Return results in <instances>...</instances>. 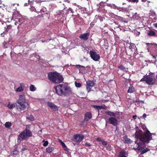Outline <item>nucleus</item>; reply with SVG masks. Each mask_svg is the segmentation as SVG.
<instances>
[{
    "label": "nucleus",
    "instance_id": "bf43d9fd",
    "mask_svg": "<svg viewBox=\"0 0 157 157\" xmlns=\"http://www.w3.org/2000/svg\"><path fill=\"white\" fill-rule=\"evenodd\" d=\"M118 129H119V128L117 127H116V131Z\"/></svg>",
    "mask_w": 157,
    "mask_h": 157
},
{
    "label": "nucleus",
    "instance_id": "4c0bfd02",
    "mask_svg": "<svg viewBox=\"0 0 157 157\" xmlns=\"http://www.w3.org/2000/svg\"><path fill=\"white\" fill-rule=\"evenodd\" d=\"M75 67L77 68H84V69H85V68H86L85 67H84V66H83L80 65H76Z\"/></svg>",
    "mask_w": 157,
    "mask_h": 157
},
{
    "label": "nucleus",
    "instance_id": "7ed1b4c3",
    "mask_svg": "<svg viewBox=\"0 0 157 157\" xmlns=\"http://www.w3.org/2000/svg\"><path fill=\"white\" fill-rule=\"evenodd\" d=\"M48 78L52 82L57 84L63 82L64 80L62 75L56 71L48 73Z\"/></svg>",
    "mask_w": 157,
    "mask_h": 157
},
{
    "label": "nucleus",
    "instance_id": "a19ab883",
    "mask_svg": "<svg viewBox=\"0 0 157 157\" xmlns=\"http://www.w3.org/2000/svg\"><path fill=\"white\" fill-rule=\"evenodd\" d=\"M39 8L37 9V7H36V8H35V10L36 12L37 13H39L40 12L41 10V8L40 7V5L39 6Z\"/></svg>",
    "mask_w": 157,
    "mask_h": 157
},
{
    "label": "nucleus",
    "instance_id": "9d476101",
    "mask_svg": "<svg viewBox=\"0 0 157 157\" xmlns=\"http://www.w3.org/2000/svg\"><path fill=\"white\" fill-rule=\"evenodd\" d=\"M108 122L109 124L116 126L118 124L117 120L114 117H111L108 119Z\"/></svg>",
    "mask_w": 157,
    "mask_h": 157
},
{
    "label": "nucleus",
    "instance_id": "cd10ccee",
    "mask_svg": "<svg viewBox=\"0 0 157 157\" xmlns=\"http://www.w3.org/2000/svg\"><path fill=\"white\" fill-rule=\"evenodd\" d=\"M20 19H19L18 20V21H16L15 22L14 24L15 25L17 26V29H18V31L17 32V33H18L19 32V27L20 25Z\"/></svg>",
    "mask_w": 157,
    "mask_h": 157
},
{
    "label": "nucleus",
    "instance_id": "680f3d73",
    "mask_svg": "<svg viewBox=\"0 0 157 157\" xmlns=\"http://www.w3.org/2000/svg\"><path fill=\"white\" fill-rule=\"evenodd\" d=\"M97 110H98V111H99V108H98V105L97 108L96 109Z\"/></svg>",
    "mask_w": 157,
    "mask_h": 157
},
{
    "label": "nucleus",
    "instance_id": "393cba45",
    "mask_svg": "<svg viewBox=\"0 0 157 157\" xmlns=\"http://www.w3.org/2000/svg\"><path fill=\"white\" fill-rule=\"evenodd\" d=\"M118 68L121 70L124 71V72H126V70L125 67L122 65L118 67Z\"/></svg>",
    "mask_w": 157,
    "mask_h": 157
},
{
    "label": "nucleus",
    "instance_id": "c03bdc74",
    "mask_svg": "<svg viewBox=\"0 0 157 157\" xmlns=\"http://www.w3.org/2000/svg\"><path fill=\"white\" fill-rule=\"evenodd\" d=\"M37 40L36 39H33L30 40V42L31 43H35L37 41Z\"/></svg>",
    "mask_w": 157,
    "mask_h": 157
},
{
    "label": "nucleus",
    "instance_id": "c85d7f7f",
    "mask_svg": "<svg viewBox=\"0 0 157 157\" xmlns=\"http://www.w3.org/2000/svg\"><path fill=\"white\" fill-rule=\"evenodd\" d=\"M5 125L6 127L9 128L11 126V124L10 122H6L5 124Z\"/></svg>",
    "mask_w": 157,
    "mask_h": 157
},
{
    "label": "nucleus",
    "instance_id": "39448f33",
    "mask_svg": "<svg viewBox=\"0 0 157 157\" xmlns=\"http://www.w3.org/2000/svg\"><path fill=\"white\" fill-rule=\"evenodd\" d=\"M32 136V132L28 129H26L20 133V138L24 140H27Z\"/></svg>",
    "mask_w": 157,
    "mask_h": 157
},
{
    "label": "nucleus",
    "instance_id": "2eb2a0df",
    "mask_svg": "<svg viewBox=\"0 0 157 157\" xmlns=\"http://www.w3.org/2000/svg\"><path fill=\"white\" fill-rule=\"evenodd\" d=\"M92 118L91 113L90 112H87L84 115V118L83 120L84 122H87L89 120L91 119Z\"/></svg>",
    "mask_w": 157,
    "mask_h": 157
},
{
    "label": "nucleus",
    "instance_id": "0e129e2a",
    "mask_svg": "<svg viewBox=\"0 0 157 157\" xmlns=\"http://www.w3.org/2000/svg\"><path fill=\"white\" fill-rule=\"evenodd\" d=\"M18 136V140L19 139H20V135H19Z\"/></svg>",
    "mask_w": 157,
    "mask_h": 157
},
{
    "label": "nucleus",
    "instance_id": "ea45409f",
    "mask_svg": "<svg viewBox=\"0 0 157 157\" xmlns=\"http://www.w3.org/2000/svg\"><path fill=\"white\" fill-rule=\"evenodd\" d=\"M43 142H44L43 144V145L44 147H46L48 144V141H45L44 140L43 141Z\"/></svg>",
    "mask_w": 157,
    "mask_h": 157
},
{
    "label": "nucleus",
    "instance_id": "bb28decb",
    "mask_svg": "<svg viewBox=\"0 0 157 157\" xmlns=\"http://www.w3.org/2000/svg\"><path fill=\"white\" fill-rule=\"evenodd\" d=\"M67 10V11H66V14H69L70 12L72 13V16H73V13H74V11H73V9L72 8H69L67 10Z\"/></svg>",
    "mask_w": 157,
    "mask_h": 157
},
{
    "label": "nucleus",
    "instance_id": "20e7f679",
    "mask_svg": "<svg viewBox=\"0 0 157 157\" xmlns=\"http://www.w3.org/2000/svg\"><path fill=\"white\" fill-rule=\"evenodd\" d=\"M140 81H145L147 84L150 85L156 84L157 82V71L156 77L155 73L150 72L148 75H144Z\"/></svg>",
    "mask_w": 157,
    "mask_h": 157
},
{
    "label": "nucleus",
    "instance_id": "a18cd8bd",
    "mask_svg": "<svg viewBox=\"0 0 157 157\" xmlns=\"http://www.w3.org/2000/svg\"><path fill=\"white\" fill-rule=\"evenodd\" d=\"M129 2H138L139 1V0H127Z\"/></svg>",
    "mask_w": 157,
    "mask_h": 157
},
{
    "label": "nucleus",
    "instance_id": "c9c22d12",
    "mask_svg": "<svg viewBox=\"0 0 157 157\" xmlns=\"http://www.w3.org/2000/svg\"><path fill=\"white\" fill-rule=\"evenodd\" d=\"M75 86L78 87H80L82 85L80 83L77 82H75Z\"/></svg>",
    "mask_w": 157,
    "mask_h": 157
},
{
    "label": "nucleus",
    "instance_id": "de8ad7c7",
    "mask_svg": "<svg viewBox=\"0 0 157 157\" xmlns=\"http://www.w3.org/2000/svg\"><path fill=\"white\" fill-rule=\"evenodd\" d=\"M85 146L86 147H90L91 146V145L90 144L86 142L85 144Z\"/></svg>",
    "mask_w": 157,
    "mask_h": 157
},
{
    "label": "nucleus",
    "instance_id": "a878e982",
    "mask_svg": "<svg viewBox=\"0 0 157 157\" xmlns=\"http://www.w3.org/2000/svg\"><path fill=\"white\" fill-rule=\"evenodd\" d=\"M134 91V88L133 86H131L129 87V88L128 90V93H132Z\"/></svg>",
    "mask_w": 157,
    "mask_h": 157
},
{
    "label": "nucleus",
    "instance_id": "864d4df0",
    "mask_svg": "<svg viewBox=\"0 0 157 157\" xmlns=\"http://www.w3.org/2000/svg\"><path fill=\"white\" fill-rule=\"evenodd\" d=\"M17 92H20V87H19L16 90Z\"/></svg>",
    "mask_w": 157,
    "mask_h": 157
},
{
    "label": "nucleus",
    "instance_id": "69168bd1",
    "mask_svg": "<svg viewBox=\"0 0 157 157\" xmlns=\"http://www.w3.org/2000/svg\"><path fill=\"white\" fill-rule=\"evenodd\" d=\"M40 131L41 132H42V129H40Z\"/></svg>",
    "mask_w": 157,
    "mask_h": 157
},
{
    "label": "nucleus",
    "instance_id": "ddd939ff",
    "mask_svg": "<svg viewBox=\"0 0 157 157\" xmlns=\"http://www.w3.org/2000/svg\"><path fill=\"white\" fill-rule=\"evenodd\" d=\"M146 44L147 45V49L148 50V51H149V49L150 48L152 49L153 48V50L154 51H156L157 50V44L156 43H146Z\"/></svg>",
    "mask_w": 157,
    "mask_h": 157
},
{
    "label": "nucleus",
    "instance_id": "c756f323",
    "mask_svg": "<svg viewBox=\"0 0 157 157\" xmlns=\"http://www.w3.org/2000/svg\"><path fill=\"white\" fill-rule=\"evenodd\" d=\"M29 90L31 91H34L36 90V89L34 85H31L30 86Z\"/></svg>",
    "mask_w": 157,
    "mask_h": 157
},
{
    "label": "nucleus",
    "instance_id": "b1692460",
    "mask_svg": "<svg viewBox=\"0 0 157 157\" xmlns=\"http://www.w3.org/2000/svg\"><path fill=\"white\" fill-rule=\"evenodd\" d=\"M147 35L150 36H154L155 35L156 33L154 31L151 30L147 33Z\"/></svg>",
    "mask_w": 157,
    "mask_h": 157
},
{
    "label": "nucleus",
    "instance_id": "09e8293b",
    "mask_svg": "<svg viewBox=\"0 0 157 157\" xmlns=\"http://www.w3.org/2000/svg\"><path fill=\"white\" fill-rule=\"evenodd\" d=\"M91 107L95 109H97L98 105H91Z\"/></svg>",
    "mask_w": 157,
    "mask_h": 157
},
{
    "label": "nucleus",
    "instance_id": "58836bf2",
    "mask_svg": "<svg viewBox=\"0 0 157 157\" xmlns=\"http://www.w3.org/2000/svg\"><path fill=\"white\" fill-rule=\"evenodd\" d=\"M61 144L62 147L65 150L67 151L66 149L67 148V147L65 144L63 142H62L61 143Z\"/></svg>",
    "mask_w": 157,
    "mask_h": 157
},
{
    "label": "nucleus",
    "instance_id": "6ab92c4d",
    "mask_svg": "<svg viewBox=\"0 0 157 157\" xmlns=\"http://www.w3.org/2000/svg\"><path fill=\"white\" fill-rule=\"evenodd\" d=\"M126 151L124 150H122L119 152L118 157H127L126 156Z\"/></svg>",
    "mask_w": 157,
    "mask_h": 157
},
{
    "label": "nucleus",
    "instance_id": "f704fd0d",
    "mask_svg": "<svg viewBox=\"0 0 157 157\" xmlns=\"http://www.w3.org/2000/svg\"><path fill=\"white\" fill-rule=\"evenodd\" d=\"M24 84L20 83V92L22 91L24 89Z\"/></svg>",
    "mask_w": 157,
    "mask_h": 157
},
{
    "label": "nucleus",
    "instance_id": "4d7b16f0",
    "mask_svg": "<svg viewBox=\"0 0 157 157\" xmlns=\"http://www.w3.org/2000/svg\"><path fill=\"white\" fill-rule=\"evenodd\" d=\"M47 13H45V14H41V16H42V17H43L44 16V15H47Z\"/></svg>",
    "mask_w": 157,
    "mask_h": 157
},
{
    "label": "nucleus",
    "instance_id": "f257e3e1",
    "mask_svg": "<svg viewBox=\"0 0 157 157\" xmlns=\"http://www.w3.org/2000/svg\"><path fill=\"white\" fill-rule=\"evenodd\" d=\"M135 128L136 130L135 133L136 137L139 139L144 145L148 144L152 138L151 133L150 131L147 130L143 133L141 130L138 129V127Z\"/></svg>",
    "mask_w": 157,
    "mask_h": 157
},
{
    "label": "nucleus",
    "instance_id": "6e6d98bb",
    "mask_svg": "<svg viewBox=\"0 0 157 157\" xmlns=\"http://www.w3.org/2000/svg\"><path fill=\"white\" fill-rule=\"evenodd\" d=\"M35 57L37 58V59H39L40 58V56L39 55H36V56H35Z\"/></svg>",
    "mask_w": 157,
    "mask_h": 157
},
{
    "label": "nucleus",
    "instance_id": "423d86ee",
    "mask_svg": "<svg viewBox=\"0 0 157 157\" xmlns=\"http://www.w3.org/2000/svg\"><path fill=\"white\" fill-rule=\"evenodd\" d=\"M28 106V103L26 101L25 95H20V110L25 109Z\"/></svg>",
    "mask_w": 157,
    "mask_h": 157
},
{
    "label": "nucleus",
    "instance_id": "4be33fe9",
    "mask_svg": "<svg viewBox=\"0 0 157 157\" xmlns=\"http://www.w3.org/2000/svg\"><path fill=\"white\" fill-rule=\"evenodd\" d=\"M129 47V49L131 50V51L133 52V50H135L136 46L135 44L133 43H130Z\"/></svg>",
    "mask_w": 157,
    "mask_h": 157
},
{
    "label": "nucleus",
    "instance_id": "412c9836",
    "mask_svg": "<svg viewBox=\"0 0 157 157\" xmlns=\"http://www.w3.org/2000/svg\"><path fill=\"white\" fill-rule=\"evenodd\" d=\"M54 149V148L52 147H47L46 148V151L48 153H50L52 152L53 151Z\"/></svg>",
    "mask_w": 157,
    "mask_h": 157
},
{
    "label": "nucleus",
    "instance_id": "7c9ffc66",
    "mask_svg": "<svg viewBox=\"0 0 157 157\" xmlns=\"http://www.w3.org/2000/svg\"><path fill=\"white\" fill-rule=\"evenodd\" d=\"M99 110L101 109H107V106L105 105H98Z\"/></svg>",
    "mask_w": 157,
    "mask_h": 157
},
{
    "label": "nucleus",
    "instance_id": "338daca9",
    "mask_svg": "<svg viewBox=\"0 0 157 157\" xmlns=\"http://www.w3.org/2000/svg\"><path fill=\"white\" fill-rule=\"evenodd\" d=\"M106 46L107 47V48L108 46L107 45H106Z\"/></svg>",
    "mask_w": 157,
    "mask_h": 157
},
{
    "label": "nucleus",
    "instance_id": "1a4fd4ad",
    "mask_svg": "<svg viewBox=\"0 0 157 157\" xmlns=\"http://www.w3.org/2000/svg\"><path fill=\"white\" fill-rule=\"evenodd\" d=\"M86 89L88 92H90L92 90L91 88L94 86L95 82L93 80H88L86 82Z\"/></svg>",
    "mask_w": 157,
    "mask_h": 157
},
{
    "label": "nucleus",
    "instance_id": "dca6fc26",
    "mask_svg": "<svg viewBox=\"0 0 157 157\" xmlns=\"http://www.w3.org/2000/svg\"><path fill=\"white\" fill-rule=\"evenodd\" d=\"M17 104H20V101L19 99L17 100V103H15V104H10V103L9 102V104L7 105V106L8 108L10 109H13L14 107H15V106H16L17 109H18L19 108L17 106H19V105H17Z\"/></svg>",
    "mask_w": 157,
    "mask_h": 157
},
{
    "label": "nucleus",
    "instance_id": "49530a36",
    "mask_svg": "<svg viewBox=\"0 0 157 157\" xmlns=\"http://www.w3.org/2000/svg\"><path fill=\"white\" fill-rule=\"evenodd\" d=\"M96 140L98 142H102V141H103V140L100 137H98L97 138Z\"/></svg>",
    "mask_w": 157,
    "mask_h": 157
},
{
    "label": "nucleus",
    "instance_id": "603ef678",
    "mask_svg": "<svg viewBox=\"0 0 157 157\" xmlns=\"http://www.w3.org/2000/svg\"><path fill=\"white\" fill-rule=\"evenodd\" d=\"M132 118L134 119H136L137 118V116L136 115H134L132 116Z\"/></svg>",
    "mask_w": 157,
    "mask_h": 157
},
{
    "label": "nucleus",
    "instance_id": "a211bd4d",
    "mask_svg": "<svg viewBox=\"0 0 157 157\" xmlns=\"http://www.w3.org/2000/svg\"><path fill=\"white\" fill-rule=\"evenodd\" d=\"M123 138L125 142L127 144H131L132 142V140L128 137L127 135L124 136Z\"/></svg>",
    "mask_w": 157,
    "mask_h": 157
},
{
    "label": "nucleus",
    "instance_id": "37998d69",
    "mask_svg": "<svg viewBox=\"0 0 157 157\" xmlns=\"http://www.w3.org/2000/svg\"><path fill=\"white\" fill-rule=\"evenodd\" d=\"M136 35L137 36H138L140 34V32L138 31L137 30L134 31Z\"/></svg>",
    "mask_w": 157,
    "mask_h": 157
},
{
    "label": "nucleus",
    "instance_id": "f8f14e48",
    "mask_svg": "<svg viewBox=\"0 0 157 157\" xmlns=\"http://www.w3.org/2000/svg\"><path fill=\"white\" fill-rule=\"evenodd\" d=\"M47 105L50 109L53 111H56L58 110L59 107L52 102H48Z\"/></svg>",
    "mask_w": 157,
    "mask_h": 157
},
{
    "label": "nucleus",
    "instance_id": "5fc2aeb1",
    "mask_svg": "<svg viewBox=\"0 0 157 157\" xmlns=\"http://www.w3.org/2000/svg\"><path fill=\"white\" fill-rule=\"evenodd\" d=\"M141 1L143 2H146V1H147V2H148V3L150 2L148 1H147V0H141Z\"/></svg>",
    "mask_w": 157,
    "mask_h": 157
},
{
    "label": "nucleus",
    "instance_id": "4468645a",
    "mask_svg": "<svg viewBox=\"0 0 157 157\" xmlns=\"http://www.w3.org/2000/svg\"><path fill=\"white\" fill-rule=\"evenodd\" d=\"M90 34V33L89 32L82 33L80 35L79 37L82 40H86L88 39Z\"/></svg>",
    "mask_w": 157,
    "mask_h": 157
},
{
    "label": "nucleus",
    "instance_id": "79ce46f5",
    "mask_svg": "<svg viewBox=\"0 0 157 157\" xmlns=\"http://www.w3.org/2000/svg\"><path fill=\"white\" fill-rule=\"evenodd\" d=\"M102 144L104 146H106L107 145V142L105 141H104L103 140L101 142Z\"/></svg>",
    "mask_w": 157,
    "mask_h": 157
},
{
    "label": "nucleus",
    "instance_id": "f3484780",
    "mask_svg": "<svg viewBox=\"0 0 157 157\" xmlns=\"http://www.w3.org/2000/svg\"><path fill=\"white\" fill-rule=\"evenodd\" d=\"M28 19L27 18H24L20 14V25L23 24L26 25L27 23Z\"/></svg>",
    "mask_w": 157,
    "mask_h": 157
},
{
    "label": "nucleus",
    "instance_id": "f03ea898",
    "mask_svg": "<svg viewBox=\"0 0 157 157\" xmlns=\"http://www.w3.org/2000/svg\"><path fill=\"white\" fill-rule=\"evenodd\" d=\"M56 93L59 96H67L71 92L70 88L64 84H59L54 87Z\"/></svg>",
    "mask_w": 157,
    "mask_h": 157
},
{
    "label": "nucleus",
    "instance_id": "2f4dec72",
    "mask_svg": "<svg viewBox=\"0 0 157 157\" xmlns=\"http://www.w3.org/2000/svg\"><path fill=\"white\" fill-rule=\"evenodd\" d=\"M27 118L32 121H33L34 120V118L32 115L29 116Z\"/></svg>",
    "mask_w": 157,
    "mask_h": 157
},
{
    "label": "nucleus",
    "instance_id": "9b49d317",
    "mask_svg": "<svg viewBox=\"0 0 157 157\" xmlns=\"http://www.w3.org/2000/svg\"><path fill=\"white\" fill-rule=\"evenodd\" d=\"M73 137L76 142L79 143L82 141L84 137L82 134H76L74 135Z\"/></svg>",
    "mask_w": 157,
    "mask_h": 157
},
{
    "label": "nucleus",
    "instance_id": "8fccbe9b",
    "mask_svg": "<svg viewBox=\"0 0 157 157\" xmlns=\"http://www.w3.org/2000/svg\"><path fill=\"white\" fill-rule=\"evenodd\" d=\"M153 25L155 28H157V23H154Z\"/></svg>",
    "mask_w": 157,
    "mask_h": 157
},
{
    "label": "nucleus",
    "instance_id": "13d9d810",
    "mask_svg": "<svg viewBox=\"0 0 157 157\" xmlns=\"http://www.w3.org/2000/svg\"><path fill=\"white\" fill-rule=\"evenodd\" d=\"M59 142H60L61 144V143L63 142L60 139L59 140Z\"/></svg>",
    "mask_w": 157,
    "mask_h": 157
},
{
    "label": "nucleus",
    "instance_id": "3c124183",
    "mask_svg": "<svg viewBox=\"0 0 157 157\" xmlns=\"http://www.w3.org/2000/svg\"><path fill=\"white\" fill-rule=\"evenodd\" d=\"M147 115L145 113H144L143 115V117L144 118H145L146 117Z\"/></svg>",
    "mask_w": 157,
    "mask_h": 157
},
{
    "label": "nucleus",
    "instance_id": "0eeeda50",
    "mask_svg": "<svg viewBox=\"0 0 157 157\" xmlns=\"http://www.w3.org/2000/svg\"><path fill=\"white\" fill-rule=\"evenodd\" d=\"M137 140H136L135 141V144H136L138 145V147L136 149L138 151H141L140 155L143 154L150 151V149L147 147H141L142 144L140 142L137 143Z\"/></svg>",
    "mask_w": 157,
    "mask_h": 157
},
{
    "label": "nucleus",
    "instance_id": "e2e57ef3",
    "mask_svg": "<svg viewBox=\"0 0 157 157\" xmlns=\"http://www.w3.org/2000/svg\"><path fill=\"white\" fill-rule=\"evenodd\" d=\"M108 101L107 100H104V101L105 102H107Z\"/></svg>",
    "mask_w": 157,
    "mask_h": 157
},
{
    "label": "nucleus",
    "instance_id": "473e14b6",
    "mask_svg": "<svg viewBox=\"0 0 157 157\" xmlns=\"http://www.w3.org/2000/svg\"><path fill=\"white\" fill-rule=\"evenodd\" d=\"M12 26L11 25H8L6 27V30L7 31H10V32L12 30Z\"/></svg>",
    "mask_w": 157,
    "mask_h": 157
},
{
    "label": "nucleus",
    "instance_id": "aec40b11",
    "mask_svg": "<svg viewBox=\"0 0 157 157\" xmlns=\"http://www.w3.org/2000/svg\"><path fill=\"white\" fill-rule=\"evenodd\" d=\"M105 113L109 115L110 116H113V117H115L116 113H119V112H116L115 113H114V112H112L111 111H108L107 112H105Z\"/></svg>",
    "mask_w": 157,
    "mask_h": 157
},
{
    "label": "nucleus",
    "instance_id": "052dcab7",
    "mask_svg": "<svg viewBox=\"0 0 157 157\" xmlns=\"http://www.w3.org/2000/svg\"><path fill=\"white\" fill-rule=\"evenodd\" d=\"M153 57L155 59L156 58V57L155 56H153Z\"/></svg>",
    "mask_w": 157,
    "mask_h": 157
},
{
    "label": "nucleus",
    "instance_id": "6e6552de",
    "mask_svg": "<svg viewBox=\"0 0 157 157\" xmlns=\"http://www.w3.org/2000/svg\"><path fill=\"white\" fill-rule=\"evenodd\" d=\"M90 57L94 60L98 61L100 59V56L95 51L90 50L89 52Z\"/></svg>",
    "mask_w": 157,
    "mask_h": 157
},
{
    "label": "nucleus",
    "instance_id": "5701e85b",
    "mask_svg": "<svg viewBox=\"0 0 157 157\" xmlns=\"http://www.w3.org/2000/svg\"><path fill=\"white\" fill-rule=\"evenodd\" d=\"M66 11L67 10H65V9H63V10L61 11L59 13V14L60 15H62V16L64 17L65 16V15L67 14H66Z\"/></svg>",
    "mask_w": 157,
    "mask_h": 157
},
{
    "label": "nucleus",
    "instance_id": "72a5a7b5",
    "mask_svg": "<svg viewBox=\"0 0 157 157\" xmlns=\"http://www.w3.org/2000/svg\"><path fill=\"white\" fill-rule=\"evenodd\" d=\"M12 153L13 155H17L19 153V151L17 150V149L15 148L14 149V150L13 151Z\"/></svg>",
    "mask_w": 157,
    "mask_h": 157
},
{
    "label": "nucleus",
    "instance_id": "e433bc0d",
    "mask_svg": "<svg viewBox=\"0 0 157 157\" xmlns=\"http://www.w3.org/2000/svg\"><path fill=\"white\" fill-rule=\"evenodd\" d=\"M106 150L109 151H110L111 150V147L110 144H108L106 145Z\"/></svg>",
    "mask_w": 157,
    "mask_h": 157
}]
</instances>
